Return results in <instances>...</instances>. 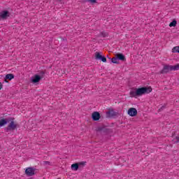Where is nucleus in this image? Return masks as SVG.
I'll return each mask as SVG.
<instances>
[{
    "instance_id": "nucleus-1",
    "label": "nucleus",
    "mask_w": 179,
    "mask_h": 179,
    "mask_svg": "<svg viewBox=\"0 0 179 179\" xmlns=\"http://www.w3.org/2000/svg\"><path fill=\"white\" fill-rule=\"evenodd\" d=\"M152 92V87H144L141 88H138L136 90H133L130 91V97H138L139 96H143V94H149Z\"/></svg>"
},
{
    "instance_id": "nucleus-2",
    "label": "nucleus",
    "mask_w": 179,
    "mask_h": 179,
    "mask_svg": "<svg viewBox=\"0 0 179 179\" xmlns=\"http://www.w3.org/2000/svg\"><path fill=\"white\" fill-rule=\"evenodd\" d=\"M25 173L28 177H33L36 174V169L31 167H29L25 170Z\"/></svg>"
},
{
    "instance_id": "nucleus-3",
    "label": "nucleus",
    "mask_w": 179,
    "mask_h": 179,
    "mask_svg": "<svg viewBox=\"0 0 179 179\" xmlns=\"http://www.w3.org/2000/svg\"><path fill=\"white\" fill-rule=\"evenodd\" d=\"M10 16V13L8 10H3L0 13V19H2L3 20H6V19H8Z\"/></svg>"
},
{
    "instance_id": "nucleus-4",
    "label": "nucleus",
    "mask_w": 179,
    "mask_h": 179,
    "mask_svg": "<svg viewBox=\"0 0 179 179\" xmlns=\"http://www.w3.org/2000/svg\"><path fill=\"white\" fill-rule=\"evenodd\" d=\"M17 128V124L15 123L14 121H11L7 127V131H15Z\"/></svg>"
},
{
    "instance_id": "nucleus-5",
    "label": "nucleus",
    "mask_w": 179,
    "mask_h": 179,
    "mask_svg": "<svg viewBox=\"0 0 179 179\" xmlns=\"http://www.w3.org/2000/svg\"><path fill=\"white\" fill-rule=\"evenodd\" d=\"M128 114L130 115V117H135L138 114V110L135 108H130L128 110Z\"/></svg>"
},
{
    "instance_id": "nucleus-6",
    "label": "nucleus",
    "mask_w": 179,
    "mask_h": 179,
    "mask_svg": "<svg viewBox=\"0 0 179 179\" xmlns=\"http://www.w3.org/2000/svg\"><path fill=\"white\" fill-rule=\"evenodd\" d=\"M41 80V76L38 75H35L34 77L31 78V82L32 83H38Z\"/></svg>"
},
{
    "instance_id": "nucleus-7",
    "label": "nucleus",
    "mask_w": 179,
    "mask_h": 179,
    "mask_svg": "<svg viewBox=\"0 0 179 179\" xmlns=\"http://www.w3.org/2000/svg\"><path fill=\"white\" fill-rule=\"evenodd\" d=\"M96 59H100L102 62H107V59L105 57H103L100 53H96Z\"/></svg>"
},
{
    "instance_id": "nucleus-8",
    "label": "nucleus",
    "mask_w": 179,
    "mask_h": 179,
    "mask_svg": "<svg viewBox=\"0 0 179 179\" xmlns=\"http://www.w3.org/2000/svg\"><path fill=\"white\" fill-rule=\"evenodd\" d=\"M169 71H172L171 66L166 65L161 71V73H167Z\"/></svg>"
},
{
    "instance_id": "nucleus-9",
    "label": "nucleus",
    "mask_w": 179,
    "mask_h": 179,
    "mask_svg": "<svg viewBox=\"0 0 179 179\" xmlns=\"http://www.w3.org/2000/svg\"><path fill=\"white\" fill-rule=\"evenodd\" d=\"M92 120L94 121H99L100 120V113L99 112H94L92 113Z\"/></svg>"
},
{
    "instance_id": "nucleus-10",
    "label": "nucleus",
    "mask_w": 179,
    "mask_h": 179,
    "mask_svg": "<svg viewBox=\"0 0 179 179\" xmlns=\"http://www.w3.org/2000/svg\"><path fill=\"white\" fill-rule=\"evenodd\" d=\"M115 57H117V60L126 61L125 55H124L122 53L116 54Z\"/></svg>"
},
{
    "instance_id": "nucleus-11",
    "label": "nucleus",
    "mask_w": 179,
    "mask_h": 179,
    "mask_svg": "<svg viewBox=\"0 0 179 179\" xmlns=\"http://www.w3.org/2000/svg\"><path fill=\"white\" fill-rule=\"evenodd\" d=\"M15 78V76L13 74H7L5 77L4 82H8V80H12Z\"/></svg>"
},
{
    "instance_id": "nucleus-12",
    "label": "nucleus",
    "mask_w": 179,
    "mask_h": 179,
    "mask_svg": "<svg viewBox=\"0 0 179 179\" xmlns=\"http://www.w3.org/2000/svg\"><path fill=\"white\" fill-rule=\"evenodd\" d=\"M78 169H79V164L76 163L71 165V169L73 170L74 171H78Z\"/></svg>"
},
{
    "instance_id": "nucleus-13",
    "label": "nucleus",
    "mask_w": 179,
    "mask_h": 179,
    "mask_svg": "<svg viewBox=\"0 0 179 179\" xmlns=\"http://www.w3.org/2000/svg\"><path fill=\"white\" fill-rule=\"evenodd\" d=\"M8 124V122L5 119H2L0 120V127H3V125Z\"/></svg>"
},
{
    "instance_id": "nucleus-14",
    "label": "nucleus",
    "mask_w": 179,
    "mask_h": 179,
    "mask_svg": "<svg viewBox=\"0 0 179 179\" xmlns=\"http://www.w3.org/2000/svg\"><path fill=\"white\" fill-rule=\"evenodd\" d=\"M177 26V21L173 20L169 24V27H176Z\"/></svg>"
},
{
    "instance_id": "nucleus-15",
    "label": "nucleus",
    "mask_w": 179,
    "mask_h": 179,
    "mask_svg": "<svg viewBox=\"0 0 179 179\" xmlns=\"http://www.w3.org/2000/svg\"><path fill=\"white\" fill-rule=\"evenodd\" d=\"M111 61L113 64H120V62L118 61V59L117 58V57L112 58Z\"/></svg>"
},
{
    "instance_id": "nucleus-16",
    "label": "nucleus",
    "mask_w": 179,
    "mask_h": 179,
    "mask_svg": "<svg viewBox=\"0 0 179 179\" xmlns=\"http://www.w3.org/2000/svg\"><path fill=\"white\" fill-rule=\"evenodd\" d=\"M43 166H52V164L48 161H43Z\"/></svg>"
},
{
    "instance_id": "nucleus-17",
    "label": "nucleus",
    "mask_w": 179,
    "mask_h": 179,
    "mask_svg": "<svg viewBox=\"0 0 179 179\" xmlns=\"http://www.w3.org/2000/svg\"><path fill=\"white\" fill-rule=\"evenodd\" d=\"M172 71H178L179 64H176L175 66H171Z\"/></svg>"
},
{
    "instance_id": "nucleus-18",
    "label": "nucleus",
    "mask_w": 179,
    "mask_h": 179,
    "mask_svg": "<svg viewBox=\"0 0 179 179\" xmlns=\"http://www.w3.org/2000/svg\"><path fill=\"white\" fill-rule=\"evenodd\" d=\"M106 114H107V115H109V117H113L114 111L110 110V111L107 112Z\"/></svg>"
},
{
    "instance_id": "nucleus-19",
    "label": "nucleus",
    "mask_w": 179,
    "mask_h": 179,
    "mask_svg": "<svg viewBox=\"0 0 179 179\" xmlns=\"http://www.w3.org/2000/svg\"><path fill=\"white\" fill-rule=\"evenodd\" d=\"M172 52H178V46H176L172 49Z\"/></svg>"
},
{
    "instance_id": "nucleus-20",
    "label": "nucleus",
    "mask_w": 179,
    "mask_h": 179,
    "mask_svg": "<svg viewBox=\"0 0 179 179\" xmlns=\"http://www.w3.org/2000/svg\"><path fill=\"white\" fill-rule=\"evenodd\" d=\"M78 167L80 166H85L86 165V162H81L80 163H78Z\"/></svg>"
},
{
    "instance_id": "nucleus-21",
    "label": "nucleus",
    "mask_w": 179,
    "mask_h": 179,
    "mask_svg": "<svg viewBox=\"0 0 179 179\" xmlns=\"http://www.w3.org/2000/svg\"><path fill=\"white\" fill-rule=\"evenodd\" d=\"M89 2H91V3H96V0H88Z\"/></svg>"
},
{
    "instance_id": "nucleus-22",
    "label": "nucleus",
    "mask_w": 179,
    "mask_h": 179,
    "mask_svg": "<svg viewBox=\"0 0 179 179\" xmlns=\"http://www.w3.org/2000/svg\"><path fill=\"white\" fill-rule=\"evenodd\" d=\"M101 36H103V37H106V36H107V34L106 32H102L101 33Z\"/></svg>"
},
{
    "instance_id": "nucleus-23",
    "label": "nucleus",
    "mask_w": 179,
    "mask_h": 179,
    "mask_svg": "<svg viewBox=\"0 0 179 179\" xmlns=\"http://www.w3.org/2000/svg\"><path fill=\"white\" fill-rule=\"evenodd\" d=\"M164 108H166L164 106H163L160 109H159V111H162V110H164Z\"/></svg>"
},
{
    "instance_id": "nucleus-24",
    "label": "nucleus",
    "mask_w": 179,
    "mask_h": 179,
    "mask_svg": "<svg viewBox=\"0 0 179 179\" xmlns=\"http://www.w3.org/2000/svg\"><path fill=\"white\" fill-rule=\"evenodd\" d=\"M3 85H2V83H0V90L2 89Z\"/></svg>"
},
{
    "instance_id": "nucleus-25",
    "label": "nucleus",
    "mask_w": 179,
    "mask_h": 179,
    "mask_svg": "<svg viewBox=\"0 0 179 179\" xmlns=\"http://www.w3.org/2000/svg\"><path fill=\"white\" fill-rule=\"evenodd\" d=\"M178 52H179V46H178Z\"/></svg>"
}]
</instances>
